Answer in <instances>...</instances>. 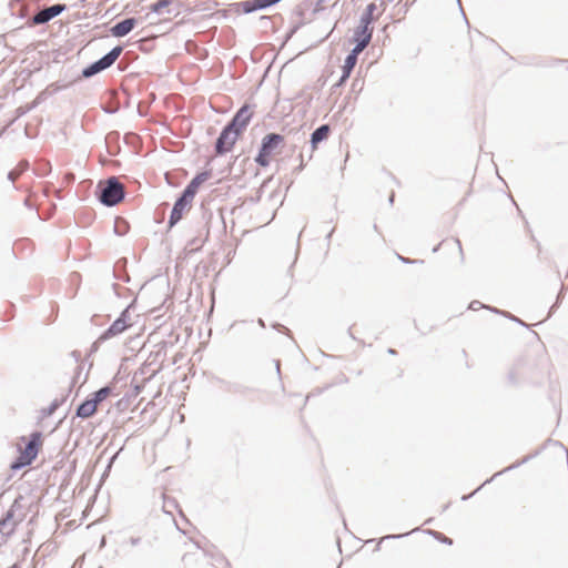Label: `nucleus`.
<instances>
[{
	"mask_svg": "<svg viewBox=\"0 0 568 568\" xmlns=\"http://www.w3.org/2000/svg\"><path fill=\"white\" fill-rule=\"evenodd\" d=\"M94 194L99 202L106 207L118 205L125 197L124 186L118 176H109L99 181Z\"/></svg>",
	"mask_w": 568,
	"mask_h": 568,
	"instance_id": "nucleus-1",
	"label": "nucleus"
},
{
	"mask_svg": "<svg viewBox=\"0 0 568 568\" xmlns=\"http://www.w3.org/2000/svg\"><path fill=\"white\" fill-rule=\"evenodd\" d=\"M122 52V45L119 44L113 47L108 53L102 55L100 59L84 67L78 79H90L97 75L98 73L109 69L115 63V61L119 59Z\"/></svg>",
	"mask_w": 568,
	"mask_h": 568,
	"instance_id": "nucleus-2",
	"label": "nucleus"
},
{
	"mask_svg": "<svg viewBox=\"0 0 568 568\" xmlns=\"http://www.w3.org/2000/svg\"><path fill=\"white\" fill-rule=\"evenodd\" d=\"M68 9L67 4L64 3H55L53 6L47 7L40 11H38L36 14H33L31 18L28 19L27 26L28 27H34L40 24H45L55 17L60 16Z\"/></svg>",
	"mask_w": 568,
	"mask_h": 568,
	"instance_id": "nucleus-3",
	"label": "nucleus"
},
{
	"mask_svg": "<svg viewBox=\"0 0 568 568\" xmlns=\"http://www.w3.org/2000/svg\"><path fill=\"white\" fill-rule=\"evenodd\" d=\"M132 302L120 314V316L100 335V342H105L122 334L129 327L130 308L133 306Z\"/></svg>",
	"mask_w": 568,
	"mask_h": 568,
	"instance_id": "nucleus-4",
	"label": "nucleus"
},
{
	"mask_svg": "<svg viewBox=\"0 0 568 568\" xmlns=\"http://www.w3.org/2000/svg\"><path fill=\"white\" fill-rule=\"evenodd\" d=\"M239 136L240 135L234 132L231 126L224 125L214 144L215 154L222 156L232 151Z\"/></svg>",
	"mask_w": 568,
	"mask_h": 568,
	"instance_id": "nucleus-5",
	"label": "nucleus"
},
{
	"mask_svg": "<svg viewBox=\"0 0 568 568\" xmlns=\"http://www.w3.org/2000/svg\"><path fill=\"white\" fill-rule=\"evenodd\" d=\"M253 113L250 111L248 104H243L231 118V120L225 124L226 126H231V129L236 132L239 135L246 129L248 125Z\"/></svg>",
	"mask_w": 568,
	"mask_h": 568,
	"instance_id": "nucleus-6",
	"label": "nucleus"
},
{
	"mask_svg": "<svg viewBox=\"0 0 568 568\" xmlns=\"http://www.w3.org/2000/svg\"><path fill=\"white\" fill-rule=\"evenodd\" d=\"M192 200L185 196L184 194H180L178 199L175 200L173 207L171 210L169 221H168V227L171 230L173 226H175L183 217V214L186 210H190L192 207Z\"/></svg>",
	"mask_w": 568,
	"mask_h": 568,
	"instance_id": "nucleus-7",
	"label": "nucleus"
},
{
	"mask_svg": "<svg viewBox=\"0 0 568 568\" xmlns=\"http://www.w3.org/2000/svg\"><path fill=\"white\" fill-rule=\"evenodd\" d=\"M373 37V28L369 24L359 21L358 26L354 30L353 42L354 48L364 51L369 44Z\"/></svg>",
	"mask_w": 568,
	"mask_h": 568,
	"instance_id": "nucleus-8",
	"label": "nucleus"
},
{
	"mask_svg": "<svg viewBox=\"0 0 568 568\" xmlns=\"http://www.w3.org/2000/svg\"><path fill=\"white\" fill-rule=\"evenodd\" d=\"M212 178V171L211 170H204L202 172L196 173L192 180L186 184L184 190L181 192L189 199L193 201L194 196L196 195L200 186L210 180Z\"/></svg>",
	"mask_w": 568,
	"mask_h": 568,
	"instance_id": "nucleus-9",
	"label": "nucleus"
},
{
	"mask_svg": "<svg viewBox=\"0 0 568 568\" xmlns=\"http://www.w3.org/2000/svg\"><path fill=\"white\" fill-rule=\"evenodd\" d=\"M216 382L221 386V388H223L226 393L233 395L247 397L248 395L256 390V388L247 386L240 382H230L223 378H216Z\"/></svg>",
	"mask_w": 568,
	"mask_h": 568,
	"instance_id": "nucleus-10",
	"label": "nucleus"
},
{
	"mask_svg": "<svg viewBox=\"0 0 568 568\" xmlns=\"http://www.w3.org/2000/svg\"><path fill=\"white\" fill-rule=\"evenodd\" d=\"M41 445L42 433L39 430H34L30 434L29 440L26 444L24 449L20 452L24 454L27 457L31 458V460L33 462L38 457Z\"/></svg>",
	"mask_w": 568,
	"mask_h": 568,
	"instance_id": "nucleus-11",
	"label": "nucleus"
},
{
	"mask_svg": "<svg viewBox=\"0 0 568 568\" xmlns=\"http://www.w3.org/2000/svg\"><path fill=\"white\" fill-rule=\"evenodd\" d=\"M174 3L173 0H158L156 2L152 3L149 9L150 11L146 13L145 19H149L150 14H163L164 11L168 14H172L173 17H178L180 11L179 8H173L172 4Z\"/></svg>",
	"mask_w": 568,
	"mask_h": 568,
	"instance_id": "nucleus-12",
	"label": "nucleus"
},
{
	"mask_svg": "<svg viewBox=\"0 0 568 568\" xmlns=\"http://www.w3.org/2000/svg\"><path fill=\"white\" fill-rule=\"evenodd\" d=\"M138 24V19L130 17L125 18L115 24H113L110 29V32L115 38H122L128 36Z\"/></svg>",
	"mask_w": 568,
	"mask_h": 568,
	"instance_id": "nucleus-13",
	"label": "nucleus"
},
{
	"mask_svg": "<svg viewBox=\"0 0 568 568\" xmlns=\"http://www.w3.org/2000/svg\"><path fill=\"white\" fill-rule=\"evenodd\" d=\"M284 142V136L280 133H267L261 142L260 150L262 152H266L272 154L282 143Z\"/></svg>",
	"mask_w": 568,
	"mask_h": 568,
	"instance_id": "nucleus-14",
	"label": "nucleus"
},
{
	"mask_svg": "<svg viewBox=\"0 0 568 568\" xmlns=\"http://www.w3.org/2000/svg\"><path fill=\"white\" fill-rule=\"evenodd\" d=\"M535 455H528V456H525L523 459L516 462L515 464L504 468L503 470L500 471H497L496 474H494V476L487 480H485L477 489H475L471 494L469 495H464L462 497V500H468L470 497H473L483 486H485L486 484H489L491 480H494V478H496L497 476L504 474V473H507V471H510L513 469H516L518 468L519 466L526 464L528 460H530V458H532Z\"/></svg>",
	"mask_w": 568,
	"mask_h": 568,
	"instance_id": "nucleus-15",
	"label": "nucleus"
},
{
	"mask_svg": "<svg viewBox=\"0 0 568 568\" xmlns=\"http://www.w3.org/2000/svg\"><path fill=\"white\" fill-rule=\"evenodd\" d=\"M331 133V126L329 124H322L320 125L318 128H316L312 133H311V139H310V143H311V148H312V151L316 150L317 149V145L327 140L328 139V135Z\"/></svg>",
	"mask_w": 568,
	"mask_h": 568,
	"instance_id": "nucleus-16",
	"label": "nucleus"
},
{
	"mask_svg": "<svg viewBox=\"0 0 568 568\" xmlns=\"http://www.w3.org/2000/svg\"><path fill=\"white\" fill-rule=\"evenodd\" d=\"M97 413L93 402H90L87 397L75 408L74 417L87 419L92 417Z\"/></svg>",
	"mask_w": 568,
	"mask_h": 568,
	"instance_id": "nucleus-17",
	"label": "nucleus"
},
{
	"mask_svg": "<svg viewBox=\"0 0 568 568\" xmlns=\"http://www.w3.org/2000/svg\"><path fill=\"white\" fill-rule=\"evenodd\" d=\"M113 385L108 384L100 389L91 393L88 398L90 402H93L94 407L98 409V405L105 400L113 393Z\"/></svg>",
	"mask_w": 568,
	"mask_h": 568,
	"instance_id": "nucleus-18",
	"label": "nucleus"
},
{
	"mask_svg": "<svg viewBox=\"0 0 568 568\" xmlns=\"http://www.w3.org/2000/svg\"><path fill=\"white\" fill-rule=\"evenodd\" d=\"M363 51L362 50H358L356 48H353L348 54L346 55L345 60H344V64L342 67V71L346 72V73H349L352 74L356 63H357V60H358V55L362 53Z\"/></svg>",
	"mask_w": 568,
	"mask_h": 568,
	"instance_id": "nucleus-19",
	"label": "nucleus"
},
{
	"mask_svg": "<svg viewBox=\"0 0 568 568\" xmlns=\"http://www.w3.org/2000/svg\"><path fill=\"white\" fill-rule=\"evenodd\" d=\"M377 10V6L375 2H371L366 6L364 12L361 16L359 21L366 24H372L375 21L374 13Z\"/></svg>",
	"mask_w": 568,
	"mask_h": 568,
	"instance_id": "nucleus-20",
	"label": "nucleus"
},
{
	"mask_svg": "<svg viewBox=\"0 0 568 568\" xmlns=\"http://www.w3.org/2000/svg\"><path fill=\"white\" fill-rule=\"evenodd\" d=\"M69 394L70 393L67 392L61 397L54 398L47 408L42 409V414L44 416H51L60 406L63 405V403L67 400Z\"/></svg>",
	"mask_w": 568,
	"mask_h": 568,
	"instance_id": "nucleus-21",
	"label": "nucleus"
},
{
	"mask_svg": "<svg viewBox=\"0 0 568 568\" xmlns=\"http://www.w3.org/2000/svg\"><path fill=\"white\" fill-rule=\"evenodd\" d=\"M233 6L236 8V10L241 9L242 12L245 14H248V13H252V12H255L258 10L256 0H246V1L235 2Z\"/></svg>",
	"mask_w": 568,
	"mask_h": 568,
	"instance_id": "nucleus-22",
	"label": "nucleus"
},
{
	"mask_svg": "<svg viewBox=\"0 0 568 568\" xmlns=\"http://www.w3.org/2000/svg\"><path fill=\"white\" fill-rule=\"evenodd\" d=\"M33 462L20 452L19 456L11 463L10 468L16 471L27 466H30Z\"/></svg>",
	"mask_w": 568,
	"mask_h": 568,
	"instance_id": "nucleus-23",
	"label": "nucleus"
},
{
	"mask_svg": "<svg viewBox=\"0 0 568 568\" xmlns=\"http://www.w3.org/2000/svg\"><path fill=\"white\" fill-rule=\"evenodd\" d=\"M130 230L129 223L125 219L118 216L114 220V233L119 236L125 235Z\"/></svg>",
	"mask_w": 568,
	"mask_h": 568,
	"instance_id": "nucleus-24",
	"label": "nucleus"
},
{
	"mask_svg": "<svg viewBox=\"0 0 568 568\" xmlns=\"http://www.w3.org/2000/svg\"><path fill=\"white\" fill-rule=\"evenodd\" d=\"M51 172V164L48 161H40L34 168V173L38 176H45Z\"/></svg>",
	"mask_w": 568,
	"mask_h": 568,
	"instance_id": "nucleus-25",
	"label": "nucleus"
},
{
	"mask_svg": "<svg viewBox=\"0 0 568 568\" xmlns=\"http://www.w3.org/2000/svg\"><path fill=\"white\" fill-rule=\"evenodd\" d=\"M425 534L434 537L436 540L443 542V544H446V545H453V539L445 536L444 534L439 532V531H436V530H432V529H427V530H424Z\"/></svg>",
	"mask_w": 568,
	"mask_h": 568,
	"instance_id": "nucleus-26",
	"label": "nucleus"
},
{
	"mask_svg": "<svg viewBox=\"0 0 568 568\" xmlns=\"http://www.w3.org/2000/svg\"><path fill=\"white\" fill-rule=\"evenodd\" d=\"M272 154L270 153H266V152H262V150L258 149V153L257 155L255 156L254 161L256 164H258L262 168H266L270 165V158H271Z\"/></svg>",
	"mask_w": 568,
	"mask_h": 568,
	"instance_id": "nucleus-27",
	"label": "nucleus"
},
{
	"mask_svg": "<svg viewBox=\"0 0 568 568\" xmlns=\"http://www.w3.org/2000/svg\"><path fill=\"white\" fill-rule=\"evenodd\" d=\"M17 507H21L19 504V499H16L11 507L7 510V513L3 515L2 519L7 521L8 524L13 520L14 518V510Z\"/></svg>",
	"mask_w": 568,
	"mask_h": 568,
	"instance_id": "nucleus-28",
	"label": "nucleus"
},
{
	"mask_svg": "<svg viewBox=\"0 0 568 568\" xmlns=\"http://www.w3.org/2000/svg\"><path fill=\"white\" fill-rule=\"evenodd\" d=\"M18 523H19V521H14V523L12 524V526H11L8 530H6V528L8 527V523H7V521H4V520L1 518V520H0V534L4 535V536H7V537L11 536V535L14 532V529H16V526L18 525Z\"/></svg>",
	"mask_w": 568,
	"mask_h": 568,
	"instance_id": "nucleus-29",
	"label": "nucleus"
},
{
	"mask_svg": "<svg viewBox=\"0 0 568 568\" xmlns=\"http://www.w3.org/2000/svg\"><path fill=\"white\" fill-rule=\"evenodd\" d=\"M564 292H565V287H564V285H561V288L557 295L556 302L551 305V307L549 310L548 317L551 316V314L555 312V310L558 308L559 305L561 304L564 295H565Z\"/></svg>",
	"mask_w": 568,
	"mask_h": 568,
	"instance_id": "nucleus-30",
	"label": "nucleus"
},
{
	"mask_svg": "<svg viewBox=\"0 0 568 568\" xmlns=\"http://www.w3.org/2000/svg\"><path fill=\"white\" fill-rule=\"evenodd\" d=\"M282 0H256L258 10H265L267 8H271L277 3H280Z\"/></svg>",
	"mask_w": 568,
	"mask_h": 568,
	"instance_id": "nucleus-31",
	"label": "nucleus"
},
{
	"mask_svg": "<svg viewBox=\"0 0 568 568\" xmlns=\"http://www.w3.org/2000/svg\"><path fill=\"white\" fill-rule=\"evenodd\" d=\"M81 371H82V365H81V364H79V365L75 367L74 376L72 377V381H71V383H70V385H69V387H68V390H67L68 393H71L73 385L77 383V381H78V378H79V376H80V374H81Z\"/></svg>",
	"mask_w": 568,
	"mask_h": 568,
	"instance_id": "nucleus-32",
	"label": "nucleus"
},
{
	"mask_svg": "<svg viewBox=\"0 0 568 568\" xmlns=\"http://www.w3.org/2000/svg\"><path fill=\"white\" fill-rule=\"evenodd\" d=\"M418 530H419V528H415V529H413V530H410L408 532H405V534L387 535L384 538H382L381 541L384 540V539H399V538L406 537V536L410 535L412 532H415V531H418Z\"/></svg>",
	"mask_w": 568,
	"mask_h": 568,
	"instance_id": "nucleus-33",
	"label": "nucleus"
},
{
	"mask_svg": "<svg viewBox=\"0 0 568 568\" xmlns=\"http://www.w3.org/2000/svg\"><path fill=\"white\" fill-rule=\"evenodd\" d=\"M28 112H30V108H28L27 105H21L16 109V118L19 119L26 115Z\"/></svg>",
	"mask_w": 568,
	"mask_h": 568,
	"instance_id": "nucleus-34",
	"label": "nucleus"
},
{
	"mask_svg": "<svg viewBox=\"0 0 568 568\" xmlns=\"http://www.w3.org/2000/svg\"><path fill=\"white\" fill-rule=\"evenodd\" d=\"M349 77H351L349 73L342 71V74L334 87L338 88V87L344 85L346 83V81L349 79Z\"/></svg>",
	"mask_w": 568,
	"mask_h": 568,
	"instance_id": "nucleus-35",
	"label": "nucleus"
},
{
	"mask_svg": "<svg viewBox=\"0 0 568 568\" xmlns=\"http://www.w3.org/2000/svg\"><path fill=\"white\" fill-rule=\"evenodd\" d=\"M43 99V93H40L31 103L26 104L28 108H30V111L37 108Z\"/></svg>",
	"mask_w": 568,
	"mask_h": 568,
	"instance_id": "nucleus-36",
	"label": "nucleus"
},
{
	"mask_svg": "<svg viewBox=\"0 0 568 568\" xmlns=\"http://www.w3.org/2000/svg\"><path fill=\"white\" fill-rule=\"evenodd\" d=\"M29 169V162L27 160H22L17 165L18 174H21L22 172L27 171Z\"/></svg>",
	"mask_w": 568,
	"mask_h": 568,
	"instance_id": "nucleus-37",
	"label": "nucleus"
},
{
	"mask_svg": "<svg viewBox=\"0 0 568 568\" xmlns=\"http://www.w3.org/2000/svg\"><path fill=\"white\" fill-rule=\"evenodd\" d=\"M485 304H483L481 302L475 300V301H471L468 308L471 310V311H478L480 308H485Z\"/></svg>",
	"mask_w": 568,
	"mask_h": 568,
	"instance_id": "nucleus-38",
	"label": "nucleus"
},
{
	"mask_svg": "<svg viewBox=\"0 0 568 568\" xmlns=\"http://www.w3.org/2000/svg\"><path fill=\"white\" fill-rule=\"evenodd\" d=\"M505 317L509 318L510 321H514L516 323H518L519 325L521 326H525V327H528V325L523 322L520 318L516 317L515 315L510 314V313H506Z\"/></svg>",
	"mask_w": 568,
	"mask_h": 568,
	"instance_id": "nucleus-39",
	"label": "nucleus"
},
{
	"mask_svg": "<svg viewBox=\"0 0 568 568\" xmlns=\"http://www.w3.org/2000/svg\"><path fill=\"white\" fill-rule=\"evenodd\" d=\"M272 328L278 331V332H283L285 334H290V329H287L284 325L275 322L272 324Z\"/></svg>",
	"mask_w": 568,
	"mask_h": 568,
	"instance_id": "nucleus-40",
	"label": "nucleus"
},
{
	"mask_svg": "<svg viewBox=\"0 0 568 568\" xmlns=\"http://www.w3.org/2000/svg\"><path fill=\"white\" fill-rule=\"evenodd\" d=\"M397 256L405 264H416V263H423L424 262L423 260H410V258L404 257V256H402L399 254Z\"/></svg>",
	"mask_w": 568,
	"mask_h": 568,
	"instance_id": "nucleus-41",
	"label": "nucleus"
},
{
	"mask_svg": "<svg viewBox=\"0 0 568 568\" xmlns=\"http://www.w3.org/2000/svg\"><path fill=\"white\" fill-rule=\"evenodd\" d=\"M485 308L490 311V312H493V313H495V314H499V315H503V316H505L506 313H507L506 311H501V310H498V308L489 306V305H486Z\"/></svg>",
	"mask_w": 568,
	"mask_h": 568,
	"instance_id": "nucleus-42",
	"label": "nucleus"
},
{
	"mask_svg": "<svg viewBox=\"0 0 568 568\" xmlns=\"http://www.w3.org/2000/svg\"><path fill=\"white\" fill-rule=\"evenodd\" d=\"M260 21H261V23H262V26H263L264 28H268V27H270V24H271V18H270V17H267V16H262V17L260 18Z\"/></svg>",
	"mask_w": 568,
	"mask_h": 568,
	"instance_id": "nucleus-43",
	"label": "nucleus"
},
{
	"mask_svg": "<svg viewBox=\"0 0 568 568\" xmlns=\"http://www.w3.org/2000/svg\"><path fill=\"white\" fill-rule=\"evenodd\" d=\"M102 342H100V336L98 339L91 345L90 353H95L99 349V346Z\"/></svg>",
	"mask_w": 568,
	"mask_h": 568,
	"instance_id": "nucleus-44",
	"label": "nucleus"
},
{
	"mask_svg": "<svg viewBox=\"0 0 568 568\" xmlns=\"http://www.w3.org/2000/svg\"><path fill=\"white\" fill-rule=\"evenodd\" d=\"M116 407L119 409H125L126 408V399L125 398H121L120 400H118L116 403Z\"/></svg>",
	"mask_w": 568,
	"mask_h": 568,
	"instance_id": "nucleus-45",
	"label": "nucleus"
},
{
	"mask_svg": "<svg viewBox=\"0 0 568 568\" xmlns=\"http://www.w3.org/2000/svg\"><path fill=\"white\" fill-rule=\"evenodd\" d=\"M300 26H294L290 31L288 33L286 34V40L291 39L293 37V34L298 30Z\"/></svg>",
	"mask_w": 568,
	"mask_h": 568,
	"instance_id": "nucleus-46",
	"label": "nucleus"
},
{
	"mask_svg": "<svg viewBox=\"0 0 568 568\" xmlns=\"http://www.w3.org/2000/svg\"><path fill=\"white\" fill-rule=\"evenodd\" d=\"M129 542L131 546H138L141 542V538L140 537H131Z\"/></svg>",
	"mask_w": 568,
	"mask_h": 568,
	"instance_id": "nucleus-47",
	"label": "nucleus"
},
{
	"mask_svg": "<svg viewBox=\"0 0 568 568\" xmlns=\"http://www.w3.org/2000/svg\"><path fill=\"white\" fill-rule=\"evenodd\" d=\"M142 389H143V385H139V384L134 385L133 395L138 396L142 392Z\"/></svg>",
	"mask_w": 568,
	"mask_h": 568,
	"instance_id": "nucleus-48",
	"label": "nucleus"
},
{
	"mask_svg": "<svg viewBox=\"0 0 568 568\" xmlns=\"http://www.w3.org/2000/svg\"><path fill=\"white\" fill-rule=\"evenodd\" d=\"M17 175L18 173H16L14 171H10L8 174H7V179L11 182H14L16 179H17Z\"/></svg>",
	"mask_w": 568,
	"mask_h": 568,
	"instance_id": "nucleus-49",
	"label": "nucleus"
},
{
	"mask_svg": "<svg viewBox=\"0 0 568 568\" xmlns=\"http://www.w3.org/2000/svg\"><path fill=\"white\" fill-rule=\"evenodd\" d=\"M23 204H24V206H27L28 209H30V210H36V211L38 212L37 207L31 203V201H30L29 199H26V200L23 201Z\"/></svg>",
	"mask_w": 568,
	"mask_h": 568,
	"instance_id": "nucleus-50",
	"label": "nucleus"
},
{
	"mask_svg": "<svg viewBox=\"0 0 568 568\" xmlns=\"http://www.w3.org/2000/svg\"><path fill=\"white\" fill-rule=\"evenodd\" d=\"M71 355L74 357V359H75L77 362H79V361H80V358H81V354H80V352H79V351H73V352L71 353Z\"/></svg>",
	"mask_w": 568,
	"mask_h": 568,
	"instance_id": "nucleus-51",
	"label": "nucleus"
},
{
	"mask_svg": "<svg viewBox=\"0 0 568 568\" xmlns=\"http://www.w3.org/2000/svg\"><path fill=\"white\" fill-rule=\"evenodd\" d=\"M281 363L278 359L275 361V369L278 376H281Z\"/></svg>",
	"mask_w": 568,
	"mask_h": 568,
	"instance_id": "nucleus-52",
	"label": "nucleus"
},
{
	"mask_svg": "<svg viewBox=\"0 0 568 568\" xmlns=\"http://www.w3.org/2000/svg\"><path fill=\"white\" fill-rule=\"evenodd\" d=\"M116 455H118V454L113 455V456L110 458L109 464H108V467H106V469H105V473H106L108 470H110L112 463H113V462H114V459L116 458Z\"/></svg>",
	"mask_w": 568,
	"mask_h": 568,
	"instance_id": "nucleus-53",
	"label": "nucleus"
},
{
	"mask_svg": "<svg viewBox=\"0 0 568 568\" xmlns=\"http://www.w3.org/2000/svg\"><path fill=\"white\" fill-rule=\"evenodd\" d=\"M304 168L303 156L301 155V164L295 169V172H301Z\"/></svg>",
	"mask_w": 568,
	"mask_h": 568,
	"instance_id": "nucleus-54",
	"label": "nucleus"
},
{
	"mask_svg": "<svg viewBox=\"0 0 568 568\" xmlns=\"http://www.w3.org/2000/svg\"><path fill=\"white\" fill-rule=\"evenodd\" d=\"M334 230H335V229H332V230L328 232V234L326 235V237H325L328 244H329V242H331V239H332V235H333V233H334Z\"/></svg>",
	"mask_w": 568,
	"mask_h": 568,
	"instance_id": "nucleus-55",
	"label": "nucleus"
},
{
	"mask_svg": "<svg viewBox=\"0 0 568 568\" xmlns=\"http://www.w3.org/2000/svg\"><path fill=\"white\" fill-rule=\"evenodd\" d=\"M454 241H455V243L457 244V246H458V248H459L460 254L463 255V248H462V243H460V241H459L458 239H455Z\"/></svg>",
	"mask_w": 568,
	"mask_h": 568,
	"instance_id": "nucleus-56",
	"label": "nucleus"
},
{
	"mask_svg": "<svg viewBox=\"0 0 568 568\" xmlns=\"http://www.w3.org/2000/svg\"><path fill=\"white\" fill-rule=\"evenodd\" d=\"M257 323H258V325H260L261 327H265V322H264V320L258 318V320H257Z\"/></svg>",
	"mask_w": 568,
	"mask_h": 568,
	"instance_id": "nucleus-57",
	"label": "nucleus"
},
{
	"mask_svg": "<svg viewBox=\"0 0 568 568\" xmlns=\"http://www.w3.org/2000/svg\"><path fill=\"white\" fill-rule=\"evenodd\" d=\"M387 353L390 354V355H396L397 354L396 349H394V348H388Z\"/></svg>",
	"mask_w": 568,
	"mask_h": 568,
	"instance_id": "nucleus-58",
	"label": "nucleus"
},
{
	"mask_svg": "<svg viewBox=\"0 0 568 568\" xmlns=\"http://www.w3.org/2000/svg\"><path fill=\"white\" fill-rule=\"evenodd\" d=\"M394 197H395V194H394V193H392V194L389 195V197H388V202H389V204H393V203H394Z\"/></svg>",
	"mask_w": 568,
	"mask_h": 568,
	"instance_id": "nucleus-59",
	"label": "nucleus"
},
{
	"mask_svg": "<svg viewBox=\"0 0 568 568\" xmlns=\"http://www.w3.org/2000/svg\"><path fill=\"white\" fill-rule=\"evenodd\" d=\"M113 288H114L115 293L119 295V292H118L119 285L118 284H113Z\"/></svg>",
	"mask_w": 568,
	"mask_h": 568,
	"instance_id": "nucleus-60",
	"label": "nucleus"
},
{
	"mask_svg": "<svg viewBox=\"0 0 568 568\" xmlns=\"http://www.w3.org/2000/svg\"><path fill=\"white\" fill-rule=\"evenodd\" d=\"M347 333H348V335H349L353 339H355V336L353 335V333H352L351 328H348Z\"/></svg>",
	"mask_w": 568,
	"mask_h": 568,
	"instance_id": "nucleus-61",
	"label": "nucleus"
},
{
	"mask_svg": "<svg viewBox=\"0 0 568 568\" xmlns=\"http://www.w3.org/2000/svg\"><path fill=\"white\" fill-rule=\"evenodd\" d=\"M104 545H105V538L103 537L102 540H101L100 547L102 548V547H104Z\"/></svg>",
	"mask_w": 568,
	"mask_h": 568,
	"instance_id": "nucleus-62",
	"label": "nucleus"
},
{
	"mask_svg": "<svg viewBox=\"0 0 568 568\" xmlns=\"http://www.w3.org/2000/svg\"><path fill=\"white\" fill-rule=\"evenodd\" d=\"M439 246H440V244H438L437 246H435V247L433 248V252H434V253H436V252L439 250Z\"/></svg>",
	"mask_w": 568,
	"mask_h": 568,
	"instance_id": "nucleus-63",
	"label": "nucleus"
},
{
	"mask_svg": "<svg viewBox=\"0 0 568 568\" xmlns=\"http://www.w3.org/2000/svg\"><path fill=\"white\" fill-rule=\"evenodd\" d=\"M9 568H20L18 564H13L11 567Z\"/></svg>",
	"mask_w": 568,
	"mask_h": 568,
	"instance_id": "nucleus-64",
	"label": "nucleus"
}]
</instances>
